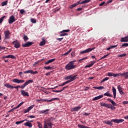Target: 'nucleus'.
I'll return each mask as SVG.
<instances>
[{"instance_id": "nucleus-1", "label": "nucleus", "mask_w": 128, "mask_h": 128, "mask_svg": "<svg viewBox=\"0 0 128 128\" xmlns=\"http://www.w3.org/2000/svg\"><path fill=\"white\" fill-rule=\"evenodd\" d=\"M54 120V118H50L48 120H46L44 122V128H52V126H54V124L52 123L51 122Z\"/></svg>"}, {"instance_id": "nucleus-2", "label": "nucleus", "mask_w": 128, "mask_h": 128, "mask_svg": "<svg viewBox=\"0 0 128 128\" xmlns=\"http://www.w3.org/2000/svg\"><path fill=\"white\" fill-rule=\"evenodd\" d=\"M76 76H78V75L72 76V74L70 75L69 76H67L65 77V80L67 81L64 82L63 83V84L64 86H66V84H70V82H74V80H76Z\"/></svg>"}, {"instance_id": "nucleus-3", "label": "nucleus", "mask_w": 128, "mask_h": 128, "mask_svg": "<svg viewBox=\"0 0 128 128\" xmlns=\"http://www.w3.org/2000/svg\"><path fill=\"white\" fill-rule=\"evenodd\" d=\"M100 106H104L105 108H110V110H116V107H114V106H112V104L101 102L100 104Z\"/></svg>"}, {"instance_id": "nucleus-4", "label": "nucleus", "mask_w": 128, "mask_h": 128, "mask_svg": "<svg viewBox=\"0 0 128 128\" xmlns=\"http://www.w3.org/2000/svg\"><path fill=\"white\" fill-rule=\"evenodd\" d=\"M32 82H34V80H26L24 82V84L22 86H16L18 87V88H22V90H24V88H26V86H28L29 84H32Z\"/></svg>"}, {"instance_id": "nucleus-5", "label": "nucleus", "mask_w": 128, "mask_h": 128, "mask_svg": "<svg viewBox=\"0 0 128 128\" xmlns=\"http://www.w3.org/2000/svg\"><path fill=\"white\" fill-rule=\"evenodd\" d=\"M117 76H124L125 80L128 79V72H124V73L117 74Z\"/></svg>"}, {"instance_id": "nucleus-6", "label": "nucleus", "mask_w": 128, "mask_h": 128, "mask_svg": "<svg viewBox=\"0 0 128 128\" xmlns=\"http://www.w3.org/2000/svg\"><path fill=\"white\" fill-rule=\"evenodd\" d=\"M12 44L14 46L15 48H20V42L17 40L14 41Z\"/></svg>"}, {"instance_id": "nucleus-7", "label": "nucleus", "mask_w": 128, "mask_h": 128, "mask_svg": "<svg viewBox=\"0 0 128 128\" xmlns=\"http://www.w3.org/2000/svg\"><path fill=\"white\" fill-rule=\"evenodd\" d=\"M4 40H8V38H10V30H7L5 32H4Z\"/></svg>"}, {"instance_id": "nucleus-8", "label": "nucleus", "mask_w": 128, "mask_h": 128, "mask_svg": "<svg viewBox=\"0 0 128 128\" xmlns=\"http://www.w3.org/2000/svg\"><path fill=\"white\" fill-rule=\"evenodd\" d=\"M65 68L67 70H74V68H76V66L74 64H66L65 66Z\"/></svg>"}, {"instance_id": "nucleus-9", "label": "nucleus", "mask_w": 128, "mask_h": 128, "mask_svg": "<svg viewBox=\"0 0 128 128\" xmlns=\"http://www.w3.org/2000/svg\"><path fill=\"white\" fill-rule=\"evenodd\" d=\"M13 82H16V84H24V80H20L18 78H14L12 80Z\"/></svg>"}, {"instance_id": "nucleus-10", "label": "nucleus", "mask_w": 128, "mask_h": 128, "mask_svg": "<svg viewBox=\"0 0 128 128\" xmlns=\"http://www.w3.org/2000/svg\"><path fill=\"white\" fill-rule=\"evenodd\" d=\"M34 44V42H28L25 44H22V48H28V46H30Z\"/></svg>"}, {"instance_id": "nucleus-11", "label": "nucleus", "mask_w": 128, "mask_h": 128, "mask_svg": "<svg viewBox=\"0 0 128 128\" xmlns=\"http://www.w3.org/2000/svg\"><path fill=\"white\" fill-rule=\"evenodd\" d=\"M14 22H16V18L14 15H12L8 19V23L12 24Z\"/></svg>"}, {"instance_id": "nucleus-12", "label": "nucleus", "mask_w": 128, "mask_h": 128, "mask_svg": "<svg viewBox=\"0 0 128 128\" xmlns=\"http://www.w3.org/2000/svg\"><path fill=\"white\" fill-rule=\"evenodd\" d=\"M94 50V48H88L86 50L80 52V54H88V52H92V50Z\"/></svg>"}, {"instance_id": "nucleus-13", "label": "nucleus", "mask_w": 128, "mask_h": 128, "mask_svg": "<svg viewBox=\"0 0 128 128\" xmlns=\"http://www.w3.org/2000/svg\"><path fill=\"white\" fill-rule=\"evenodd\" d=\"M111 122H116V124H120V122H124V120L123 119H112L111 120Z\"/></svg>"}, {"instance_id": "nucleus-14", "label": "nucleus", "mask_w": 128, "mask_h": 128, "mask_svg": "<svg viewBox=\"0 0 128 128\" xmlns=\"http://www.w3.org/2000/svg\"><path fill=\"white\" fill-rule=\"evenodd\" d=\"M34 107V104L30 106V107H28L26 110H24V114H26V112H28L30 110H32V108Z\"/></svg>"}, {"instance_id": "nucleus-15", "label": "nucleus", "mask_w": 128, "mask_h": 128, "mask_svg": "<svg viewBox=\"0 0 128 128\" xmlns=\"http://www.w3.org/2000/svg\"><path fill=\"white\" fill-rule=\"evenodd\" d=\"M5 58H12V60H16V57L14 55L9 54L8 56H5L4 57Z\"/></svg>"}, {"instance_id": "nucleus-16", "label": "nucleus", "mask_w": 128, "mask_h": 128, "mask_svg": "<svg viewBox=\"0 0 128 128\" xmlns=\"http://www.w3.org/2000/svg\"><path fill=\"white\" fill-rule=\"evenodd\" d=\"M120 42H128V36H126L124 38H122L120 39Z\"/></svg>"}, {"instance_id": "nucleus-17", "label": "nucleus", "mask_w": 128, "mask_h": 128, "mask_svg": "<svg viewBox=\"0 0 128 128\" xmlns=\"http://www.w3.org/2000/svg\"><path fill=\"white\" fill-rule=\"evenodd\" d=\"M21 94L23 96H30V94L28 92H26L24 90H21Z\"/></svg>"}, {"instance_id": "nucleus-18", "label": "nucleus", "mask_w": 128, "mask_h": 128, "mask_svg": "<svg viewBox=\"0 0 128 128\" xmlns=\"http://www.w3.org/2000/svg\"><path fill=\"white\" fill-rule=\"evenodd\" d=\"M112 92L114 94V98H116V89L114 86L112 87Z\"/></svg>"}, {"instance_id": "nucleus-19", "label": "nucleus", "mask_w": 128, "mask_h": 128, "mask_svg": "<svg viewBox=\"0 0 128 128\" xmlns=\"http://www.w3.org/2000/svg\"><path fill=\"white\" fill-rule=\"evenodd\" d=\"M82 108L81 106H76L72 108L71 110V112H78L79 110H80Z\"/></svg>"}, {"instance_id": "nucleus-20", "label": "nucleus", "mask_w": 128, "mask_h": 128, "mask_svg": "<svg viewBox=\"0 0 128 128\" xmlns=\"http://www.w3.org/2000/svg\"><path fill=\"white\" fill-rule=\"evenodd\" d=\"M78 4H80V2H76L72 4H71L69 8L70 10L74 8H76V6H78Z\"/></svg>"}, {"instance_id": "nucleus-21", "label": "nucleus", "mask_w": 128, "mask_h": 128, "mask_svg": "<svg viewBox=\"0 0 128 128\" xmlns=\"http://www.w3.org/2000/svg\"><path fill=\"white\" fill-rule=\"evenodd\" d=\"M107 100H108V102H110L114 106H116V102L108 98L107 99Z\"/></svg>"}, {"instance_id": "nucleus-22", "label": "nucleus", "mask_w": 128, "mask_h": 128, "mask_svg": "<svg viewBox=\"0 0 128 128\" xmlns=\"http://www.w3.org/2000/svg\"><path fill=\"white\" fill-rule=\"evenodd\" d=\"M24 126H28V128H32V122H26V123L24 124Z\"/></svg>"}, {"instance_id": "nucleus-23", "label": "nucleus", "mask_w": 128, "mask_h": 128, "mask_svg": "<svg viewBox=\"0 0 128 128\" xmlns=\"http://www.w3.org/2000/svg\"><path fill=\"white\" fill-rule=\"evenodd\" d=\"M90 2V0H84L82 2H80V0L76 2H79V4H88V2Z\"/></svg>"}, {"instance_id": "nucleus-24", "label": "nucleus", "mask_w": 128, "mask_h": 128, "mask_svg": "<svg viewBox=\"0 0 128 128\" xmlns=\"http://www.w3.org/2000/svg\"><path fill=\"white\" fill-rule=\"evenodd\" d=\"M102 98H104L103 94L100 95L98 96H96V97L93 98L92 100H100V99Z\"/></svg>"}, {"instance_id": "nucleus-25", "label": "nucleus", "mask_w": 128, "mask_h": 128, "mask_svg": "<svg viewBox=\"0 0 128 128\" xmlns=\"http://www.w3.org/2000/svg\"><path fill=\"white\" fill-rule=\"evenodd\" d=\"M4 86L7 88H14V86L8 84H4Z\"/></svg>"}, {"instance_id": "nucleus-26", "label": "nucleus", "mask_w": 128, "mask_h": 128, "mask_svg": "<svg viewBox=\"0 0 128 128\" xmlns=\"http://www.w3.org/2000/svg\"><path fill=\"white\" fill-rule=\"evenodd\" d=\"M56 66H48L44 67V70H54Z\"/></svg>"}, {"instance_id": "nucleus-27", "label": "nucleus", "mask_w": 128, "mask_h": 128, "mask_svg": "<svg viewBox=\"0 0 128 128\" xmlns=\"http://www.w3.org/2000/svg\"><path fill=\"white\" fill-rule=\"evenodd\" d=\"M54 60H56L55 58L50 59V60L46 61V62H45V64H50V62H54Z\"/></svg>"}, {"instance_id": "nucleus-28", "label": "nucleus", "mask_w": 128, "mask_h": 128, "mask_svg": "<svg viewBox=\"0 0 128 128\" xmlns=\"http://www.w3.org/2000/svg\"><path fill=\"white\" fill-rule=\"evenodd\" d=\"M104 96H110V97L112 98V94H110V93L109 91H108L106 93L104 94Z\"/></svg>"}, {"instance_id": "nucleus-29", "label": "nucleus", "mask_w": 128, "mask_h": 128, "mask_svg": "<svg viewBox=\"0 0 128 128\" xmlns=\"http://www.w3.org/2000/svg\"><path fill=\"white\" fill-rule=\"evenodd\" d=\"M112 120H108V121H105L104 123H105L106 124H108L110 126H112L113 124L112 123Z\"/></svg>"}, {"instance_id": "nucleus-30", "label": "nucleus", "mask_w": 128, "mask_h": 128, "mask_svg": "<svg viewBox=\"0 0 128 128\" xmlns=\"http://www.w3.org/2000/svg\"><path fill=\"white\" fill-rule=\"evenodd\" d=\"M93 88H95V90H104V87L102 86H94Z\"/></svg>"}, {"instance_id": "nucleus-31", "label": "nucleus", "mask_w": 128, "mask_h": 128, "mask_svg": "<svg viewBox=\"0 0 128 128\" xmlns=\"http://www.w3.org/2000/svg\"><path fill=\"white\" fill-rule=\"evenodd\" d=\"M1 6H8V0L2 2Z\"/></svg>"}, {"instance_id": "nucleus-32", "label": "nucleus", "mask_w": 128, "mask_h": 128, "mask_svg": "<svg viewBox=\"0 0 128 128\" xmlns=\"http://www.w3.org/2000/svg\"><path fill=\"white\" fill-rule=\"evenodd\" d=\"M50 112V109H46L44 110H40V114H44V112H46V114H48V112Z\"/></svg>"}, {"instance_id": "nucleus-33", "label": "nucleus", "mask_w": 128, "mask_h": 128, "mask_svg": "<svg viewBox=\"0 0 128 128\" xmlns=\"http://www.w3.org/2000/svg\"><path fill=\"white\" fill-rule=\"evenodd\" d=\"M44 44H46V40H44L40 42V46H44Z\"/></svg>"}, {"instance_id": "nucleus-34", "label": "nucleus", "mask_w": 128, "mask_h": 128, "mask_svg": "<svg viewBox=\"0 0 128 128\" xmlns=\"http://www.w3.org/2000/svg\"><path fill=\"white\" fill-rule=\"evenodd\" d=\"M24 74H32V70H28L24 72Z\"/></svg>"}, {"instance_id": "nucleus-35", "label": "nucleus", "mask_w": 128, "mask_h": 128, "mask_svg": "<svg viewBox=\"0 0 128 128\" xmlns=\"http://www.w3.org/2000/svg\"><path fill=\"white\" fill-rule=\"evenodd\" d=\"M118 90L119 92H122V86H120V85H118L117 86Z\"/></svg>"}, {"instance_id": "nucleus-36", "label": "nucleus", "mask_w": 128, "mask_h": 128, "mask_svg": "<svg viewBox=\"0 0 128 128\" xmlns=\"http://www.w3.org/2000/svg\"><path fill=\"white\" fill-rule=\"evenodd\" d=\"M78 128H90V127L86 126L84 125L78 124Z\"/></svg>"}, {"instance_id": "nucleus-37", "label": "nucleus", "mask_w": 128, "mask_h": 128, "mask_svg": "<svg viewBox=\"0 0 128 128\" xmlns=\"http://www.w3.org/2000/svg\"><path fill=\"white\" fill-rule=\"evenodd\" d=\"M71 52H72V48L70 49L69 50H68L67 52L63 54V56H68V54H70Z\"/></svg>"}, {"instance_id": "nucleus-38", "label": "nucleus", "mask_w": 128, "mask_h": 128, "mask_svg": "<svg viewBox=\"0 0 128 128\" xmlns=\"http://www.w3.org/2000/svg\"><path fill=\"white\" fill-rule=\"evenodd\" d=\"M37 124L38 128H42V124L40 122H38Z\"/></svg>"}, {"instance_id": "nucleus-39", "label": "nucleus", "mask_w": 128, "mask_h": 128, "mask_svg": "<svg viewBox=\"0 0 128 128\" xmlns=\"http://www.w3.org/2000/svg\"><path fill=\"white\" fill-rule=\"evenodd\" d=\"M109 78H110L108 77H106V78H103L102 80V82H106V80H108Z\"/></svg>"}, {"instance_id": "nucleus-40", "label": "nucleus", "mask_w": 128, "mask_h": 128, "mask_svg": "<svg viewBox=\"0 0 128 128\" xmlns=\"http://www.w3.org/2000/svg\"><path fill=\"white\" fill-rule=\"evenodd\" d=\"M30 22H32V24H36V20L34 18H31Z\"/></svg>"}, {"instance_id": "nucleus-41", "label": "nucleus", "mask_w": 128, "mask_h": 128, "mask_svg": "<svg viewBox=\"0 0 128 128\" xmlns=\"http://www.w3.org/2000/svg\"><path fill=\"white\" fill-rule=\"evenodd\" d=\"M23 38L24 40V42H26L28 40V36L24 35L23 37Z\"/></svg>"}, {"instance_id": "nucleus-42", "label": "nucleus", "mask_w": 128, "mask_h": 128, "mask_svg": "<svg viewBox=\"0 0 128 128\" xmlns=\"http://www.w3.org/2000/svg\"><path fill=\"white\" fill-rule=\"evenodd\" d=\"M126 56V54H123L118 55V58H124V56Z\"/></svg>"}, {"instance_id": "nucleus-43", "label": "nucleus", "mask_w": 128, "mask_h": 128, "mask_svg": "<svg viewBox=\"0 0 128 128\" xmlns=\"http://www.w3.org/2000/svg\"><path fill=\"white\" fill-rule=\"evenodd\" d=\"M6 18V16H3L1 18H0V24H2V22H4V19Z\"/></svg>"}, {"instance_id": "nucleus-44", "label": "nucleus", "mask_w": 128, "mask_h": 128, "mask_svg": "<svg viewBox=\"0 0 128 128\" xmlns=\"http://www.w3.org/2000/svg\"><path fill=\"white\" fill-rule=\"evenodd\" d=\"M24 120L18 121L16 122V124H22Z\"/></svg>"}, {"instance_id": "nucleus-45", "label": "nucleus", "mask_w": 128, "mask_h": 128, "mask_svg": "<svg viewBox=\"0 0 128 128\" xmlns=\"http://www.w3.org/2000/svg\"><path fill=\"white\" fill-rule=\"evenodd\" d=\"M68 88V86H64V88H62V89L60 90V92H64V90L66 88Z\"/></svg>"}, {"instance_id": "nucleus-46", "label": "nucleus", "mask_w": 128, "mask_h": 128, "mask_svg": "<svg viewBox=\"0 0 128 128\" xmlns=\"http://www.w3.org/2000/svg\"><path fill=\"white\" fill-rule=\"evenodd\" d=\"M24 104V102H22L18 105V106L16 107V108H20V106H22Z\"/></svg>"}, {"instance_id": "nucleus-47", "label": "nucleus", "mask_w": 128, "mask_h": 128, "mask_svg": "<svg viewBox=\"0 0 128 128\" xmlns=\"http://www.w3.org/2000/svg\"><path fill=\"white\" fill-rule=\"evenodd\" d=\"M124 46H128V44L124 43V44H122L120 48H124Z\"/></svg>"}, {"instance_id": "nucleus-48", "label": "nucleus", "mask_w": 128, "mask_h": 128, "mask_svg": "<svg viewBox=\"0 0 128 128\" xmlns=\"http://www.w3.org/2000/svg\"><path fill=\"white\" fill-rule=\"evenodd\" d=\"M25 12L26 11L22 9L20 10V14H24Z\"/></svg>"}, {"instance_id": "nucleus-49", "label": "nucleus", "mask_w": 128, "mask_h": 128, "mask_svg": "<svg viewBox=\"0 0 128 128\" xmlns=\"http://www.w3.org/2000/svg\"><path fill=\"white\" fill-rule=\"evenodd\" d=\"M88 58V57H84V58L80 59L78 62H82V60H86Z\"/></svg>"}, {"instance_id": "nucleus-50", "label": "nucleus", "mask_w": 128, "mask_h": 128, "mask_svg": "<svg viewBox=\"0 0 128 128\" xmlns=\"http://www.w3.org/2000/svg\"><path fill=\"white\" fill-rule=\"evenodd\" d=\"M70 32V30H63L60 32Z\"/></svg>"}, {"instance_id": "nucleus-51", "label": "nucleus", "mask_w": 128, "mask_h": 128, "mask_svg": "<svg viewBox=\"0 0 128 128\" xmlns=\"http://www.w3.org/2000/svg\"><path fill=\"white\" fill-rule=\"evenodd\" d=\"M76 60L70 61L68 64H74Z\"/></svg>"}, {"instance_id": "nucleus-52", "label": "nucleus", "mask_w": 128, "mask_h": 128, "mask_svg": "<svg viewBox=\"0 0 128 128\" xmlns=\"http://www.w3.org/2000/svg\"><path fill=\"white\" fill-rule=\"evenodd\" d=\"M113 74L114 73L108 72V76H113Z\"/></svg>"}, {"instance_id": "nucleus-53", "label": "nucleus", "mask_w": 128, "mask_h": 128, "mask_svg": "<svg viewBox=\"0 0 128 128\" xmlns=\"http://www.w3.org/2000/svg\"><path fill=\"white\" fill-rule=\"evenodd\" d=\"M92 66V64L86 65V66H84V68H90Z\"/></svg>"}, {"instance_id": "nucleus-54", "label": "nucleus", "mask_w": 128, "mask_h": 128, "mask_svg": "<svg viewBox=\"0 0 128 128\" xmlns=\"http://www.w3.org/2000/svg\"><path fill=\"white\" fill-rule=\"evenodd\" d=\"M60 36H68V34L66 33L62 34Z\"/></svg>"}, {"instance_id": "nucleus-55", "label": "nucleus", "mask_w": 128, "mask_h": 128, "mask_svg": "<svg viewBox=\"0 0 128 128\" xmlns=\"http://www.w3.org/2000/svg\"><path fill=\"white\" fill-rule=\"evenodd\" d=\"M110 54H107L106 55H104V56H103L102 58H106V56H110Z\"/></svg>"}, {"instance_id": "nucleus-56", "label": "nucleus", "mask_w": 128, "mask_h": 128, "mask_svg": "<svg viewBox=\"0 0 128 128\" xmlns=\"http://www.w3.org/2000/svg\"><path fill=\"white\" fill-rule=\"evenodd\" d=\"M6 50V46H2L0 45V50Z\"/></svg>"}, {"instance_id": "nucleus-57", "label": "nucleus", "mask_w": 128, "mask_h": 128, "mask_svg": "<svg viewBox=\"0 0 128 128\" xmlns=\"http://www.w3.org/2000/svg\"><path fill=\"white\" fill-rule=\"evenodd\" d=\"M64 40V38H57L56 40H58L59 42H62Z\"/></svg>"}, {"instance_id": "nucleus-58", "label": "nucleus", "mask_w": 128, "mask_h": 128, "mask_svg": "<svg viewBox=\"0 0 128 128\" xmlns=\"http://www.w3.org/2000/svg\"><path fill=\"white\" fill-rule=\"evenodd\" d=\"M104 4H106V2H101V3L99 4V6H104Z\"/></svg>"}, {"instance_id": "nucleus-59", "label": "nucleus", "mask_w": 128, "mask_h": 128, "mask_svg": "<svg viewBox=\"0 0 128 128\" xmlns=\"http://www.w3.org/2000/svg\"><path fill=\"white\" fill-rule=\"evenodd\" d=\"M122 104H128V101H123Z\"/></svg>"}, {"instance_id": "nucleus-60", "label": "nucleus", "mask_w": 128, "mask_h": 128, "mask_svg": "<svg viewBox=\"0 0 128 128\" xmlns=\"http://www.w3.org/2000/svg\"><path fill=\"white\" fill-rule=\"evenodd\" d=\"M28 118H36V116H28Z\"/></svg>"}, {"instance_id": "nucleus-61", "label": "nucleus", "mask_w": 128, "mask_h": 128, "mask_svg": "<svg viewBox=\"0 0 128 128\" xmlns=\"http://www.w3.org/2000/svg\"><path fill=\"white\" fill-rule=\"evenodd\" d=\"M119 92H120V94H121V96H124L126 94L124 93L122 91H121Z\"/></svg>"}, {"instance_id": "nucleus-62", "label": "nucleus", "mask_w": 128, "mask_h": 128, "mask_svg": "<svg viewBox=\"0 0 128 128\" xmlns=\"http://www.w3.org/2000/svg\"><path fill=\"white\" fill-rule=\"evenodd\" d=\"M52 71L50 72H47L46 75L47 76H50V74H52Z\"/></svg>"}, {"instance_id": "nucleus-63", "label": "nucleus", "mask_w": 128, "mask_h": 128, "mask_svg": "<svg viewBox=\"0 0 128 128\" xmlns=\"http://www.w3.org/2000/svg\"><path fill=\"white\" fill-rule=\"evenodd\" d=\"M38 71H35V72H34L33 70H32V74H38Z\"/></svg>"}, {"instance_id": "nucleus-64", "label": "nucleus", "mask_w": 128, "mask_h": 128, "mask_svg": "<svg viewBox=\"0 0 128 128\" xmlns=\"http://www.w3.org/2000/svg\"><path fill=\"white\" fill-rule=\"evenodd\" d=\"M77 12H80V10H82V8H78L76 9Z\"/></svg>"}]
</instances>
